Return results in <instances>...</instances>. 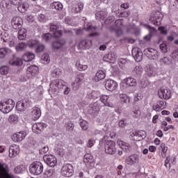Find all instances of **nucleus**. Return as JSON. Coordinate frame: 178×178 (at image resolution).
I'll return each instance as SVG.
<instances>
[{
    "label": "nucleus",
    "mask_w": 178,
    "mask_h": 178,
    "mask_svg": "<svg viewBox=\"0 0 178 178\" xmlns=\"http://www.w3.org/2000/svg\"><path fill=\"white\" fill-rule=\"evenodd\" d=\"M61 173L63 176H65V177H70V176H72L73 173H74L73 165L70 163L63 165L61 169Z\"/></svg>",
    "instance_id": "nucleus-9"
},
{
    "label": "nucleus",
    "mask_w": 178,
    "mask_h": 178,
    "mask_svg": "<svg viewBox=\"0 0 178 178\" xmlns=\"http://www.w3.org/2000/svg\"><path fill=\"white\" fill-rule=\"evenodd\" d=\"M106 76V74H105V72L103 70H98L94 76L93 81L98 83V81H101V80H104Z\"/></svg>",
    "instance_id": "nucleus-21"
},
{
    "label": "nucleus",
    "mask_w": 178,
    "mask_h": 178,
    "mask_svg": "<svg viewBox=\"0 0 178 178\" xmlns=\"http://www.w3.org/2000/svg\"><path fill=\"white\" fill-rule=\"evenodd\" d=\"M84 8V5L83 3H78L76 5H74L72 9V13H80L81 12V10Z\"/></svg>",
    "instance_id": "nucleus-28"
},
{
    "label": "nucleus",
    "mask_w": 178,
    "mask_h": 178,
    "mask_svg": "<svg viewBox=\"0 0 178 178\" xmlns=\"http://www.w3.org/2000/svg\"><path fill=\"white\" fill-rule=\"evenodd\" d=\"M94 144H95V140L92 138L90 139L87 143L88 148H91L92 147H94Z\"/></svg>",
    "instance_id": "nucleus-60"
},
{
    "label": "nucleus",
    "mask_w": 178,
    "mask_h": 178,
    "mask_svg": "<svg viewBox=\"0 0 178 178\" xmlns=\"http://www.w3.org/2000/svg\"><path fill=\"white\" fill-rule=\"evenodd\" d=\"M9 63L12 66H21V65H23V60H22L21 58L14 56L11 60H10Z\"/></svg>",
    "instance_id": "nucleus-26"
},
{
    "label": "nucleus",
    "mask_w": 178,
    "mask_h": 178,
    "mask_svg": "<svg viewBox=\"0 0 178 178\" xmlns=\"http://www.w3.org/2000/svg\"><path fill=\"white\" fill-rule=\"evenodd\" d=\"M52 37H54V35H51L49 33H47L42 35V41H44L45 42H49V41H51V40H52Z\"/></svg>",
    "instance_id": "nucleus-38"
},
{
    "label": "nucleus",
    "mask_w": 178,
    "mask_h": 178,
    "mask_svg": "<svg viewBox=\"0 0 178 178\" xmlns=\"http://www.w3.org/2000/svg\"><path fill=\"white\" fill-rule=\"evenodd\" d=\"M160 49L163 54H166V52H168V45L166 44V43L161 44Z\"/></svg>",
    "instance_id": "nucleus-56"
},
{
    "label": "nucleus",
    "mask_w": 178,
    "mask_h": 178,
    "mask_svg": "<svg viewBox=\"0 0 178 178\" xmlns=\"http://www.w3.org/2000/svg\"><path fill=\"white\" fill-rule=\"evenodd\" d=\"M55 173L54 169H49L46 171V175L48 177H51V176H53Z\"/></svg>",
    "instance_id": "nucleus-64"
},
{
    "label": "nucleus",
    "mask_w": 178,
    "mask_h": 178,
    "mask_svg": "<svg viewBox=\"0 0 178 178\" xmlns=\"http://www.w3.org/2000/svg\"><path fill=\"white\" fill-rule=\"evenodd\" d=\"M31 103L30 102V101H29L27 99H24V100L19 101L18 102H17L16 109H17V111H19V112H24V111H26V109L29 108V106H31Z\"/></svg>",
    "instance_id": "nucleus-8"
},
{
    "label": "nucleus",
    "mask_w": 178,
    "mask_h": 178,
    "mask_svg": "<svg viewBox=\"0 0 178 178\" xmlns=\"http://www.w3.org/2000/svg\"><path fill=\"white\" fill-rule=\"evenodd\" d=\"M29 172L32 175H41L44 172V165L40 161L33 163L29 167Z\"/></svg>",
    "instance_id": "nucleus-2"
},
{
    "label": "nucleus",
    "mask_w": 178,
    "mask_h": 178,
    "mask_svg": "<svg viewBox=\"0 0 178 178\" xmlns=\"http://www.w3.org/2000/svg\"><path fill=\"white\" fill-rule=\"evenodd\" d=\"M119 97L121 102H124V104H129V102H130V98H129L126 94H120Z\"/></svg>",
    "instance_id": "nucleus-43"
},
{
    "label": "nucleus",
    "mask_w": 178,
    "mask_h": 178,
    "mask_svg": "<svg viewBox=\"0 0 178 178\" xmlns=\"http://www.w3.org/2000/svg\"><path fill=\"white\" fill-rule=\"evenodd\" d=\"M131 140H134V141H140L141 138H140V136L138 135V131H132L131 132Z\"/></svg>",
    "instance_id": "nucleus-37"
},
{
    "label": "nucleus",
    "mask_w": 178,
    "mask_h": 178,
    "mask_svg": "<svg viewBox=\"0 0 178 178\" xmlns=\"http://www.w3.org/2000/svg\"><path fill=\"white\" fill-rule=\"evenodd\" d=\"M35 48V52H37V54H40V52H42V51L45 49V46L42 44H40L39 42Z\"/></svg>",
    "instance_id": "nucleus-48"
},
{
    "label": "nucleus",
    "mask_w": 178,
    "mask_h": 178,
    "mask_svg": "<svg viewBox=\"0 0 178 178\" xmlns=\"http://www.w3.org/2000/svg\"><path fill=\"white\" fill-rule=\"evenodd\" d=\"M27 72L34 76V74L38 73V67L35 65H31L27 68Z\"/></svg>",
    "instance_id": "nucleus-36"
},
{
    "label": "nucleus",
    "mask_w": 178,
    "mask_h": 178,
    "mask_svg": "<svg viewBox=\"0 0 178 178\" xmlns=\"http://www.w3.org/2000/svg\"><path fill=\"white\" fill-rule=\"evenodd\" d=\"M19 145H13L9 148V156L10 158H15L19 152Z\"/></svg>",
    "instance_id": "nucleus-19"
},
{
    "label": "nucleus",
    "mask_w": 178,
    "mask_h": 178,
    "mask_svg": "<svg viewBox=\"0 0 178 178\" xmlns=\"http://www.w3.org/2000/svg\"><path fill=\"white\" fill-rule=\"evenodd\" d=\"M9 52H10V49H9L8 48L0 49V58H5L8 55V54H9Z\"/></svg>",
    "instance_id": "nucleus-41"
},
{
    "label": "nucleus",
    "mask_w": 178,
    "mask_h": 178,
    "mask_svg": "<svg viewBox=\"0 0 178 178\" xmlns=\"http://www.w3.org/2000/svg\"><path fill=\"white\" fill-rule=\"evenodd\" d=\"M26 132L19 131L13 135L12 140L15 143H19V141H23V140L26 138Z\"/></svg>",
    "instance_id": "nucleus-14"
},
{
    "label": "nucleus",
    "mask_w": 178,
    "mask_h": 178,
    "mask_svg": "<svg viewBox=\"0 0 178 178\" xmlns=\"http://www.w3.org/2000/svg\"><path fill=\"white\" fill-rule=\"evenodd\" d=\"M108 16V12L104 9L96 13L95 17L97 20H104Z\"/></svg>",
    "instance_id": "nucleus-24"
},
{
    "label": "nucleus",
    "mask_w": 178,
    "mask_h": 178,
    "mask_svg": "<svg viewBox=\"0 0 178 178\" xmlns=\"http://www.w3.org/2000/svg\"><path fill=\"white\" fill-rule=\"evenodd\" d=\"M83 80V78L80 77V75H78L75 79V82L72 83L73 87H77L80 81Z\"/></svg>",
    "instance_id": "nucleus-55"
},
{
    "label": "nucleus",
    "mask_w": 178,
    "mask_h": 178,
    "mask_svg": "<svg viewBox=\"0 0 178 178\" xmlns=\"http://www.w3.org/2000/svg\"><path fill=\"white\" fill-rule=\"evenodd\" d=\"M158 95L161 99H170L172 92L169 89L161 88L158 92Z\"/></svg>",
    "instance_id": "nucleus-10"
},
{
    "label": "nucleus",
    "mask_w": 178,
    "mask_h": 178,
    "mask_svg": "<svg viewBox=\"0 0 178 178\" xmlns=\"http://www.w3.org/2000/svg\"><path fill=\"white\" fill-rule=\"evenodd\" d=\"M105 152L110 155H115L118 152L116 143L113 140H107L105 144Z\"/></svg>",
    "instance_id": "nucleus-3"
},
{
    "label": "nucleus",
    "mask_w": 178,
    "mask_h": 178,
    "mask_svg": "<svg viewBox=\"0 0 178 178\" xmlns=\"http://www.w3.org/2000/svg\"><path fill=\"white\" fill-rule=\"evenodd\" d=\"M92 42L90 40H81L79 44L80 49H87L91 47Z\"/></svg>",
    "instance_id": "nucleus-22"
},
{
    "label": "nucleus",
    "mask_w": 178,
    "mask_h": 178,
    "mask_svg": "<svg viewBox=\"0 0 178 178\" xmlns=\"http://www.w3.org/2000/svg\"><path fill=\"white\" fill-rule=\"evenodd\" d=\"M145 71L147 76L151 77L152 76H154V74L155 73V67L152 65H148L145 67Z\"/></svg>",
    "instance_id": "nucleus-25"
},
{
    "label": "nucleus",
    "mask_w": 178,
    "mask_h": 178,
    "mask_svg": "<svg viewBox=\"0 0 178 178\" xmlns=\"http://www.w3.org/2000/svg\"><path fill=\"white\" fill-rule=\"evenodd\" d=\"M26 48H27V44H26L24 42L18 43L15 47V49L18 52H20V51H24Z\"/></svg>",
    "instance_id": "nucleus-40"
},
{
    "label": "nucleus",
    "mask_w": 178,
    "mask_h": 178,
    "mask_svg": "<svg viewBox=\"0 0 178 178\" xmlns=\"http://www.w3.org/2000/svg\"><path fill=\"white\" fill-rule=\"evenodd\" d=\"M160 148L162 150V152L164 154V156H165V154L168 152V147L165 145V143H161L160 145Z\"/></svg>",
    "instance_id": "nucleus-62"
},
{
    "label": "nucleus",
    "mask_w": 178,
    "mask_h": 178,
    "mask_svg": "<svg viewBox=\"0 0 178 178\" xmlns=\"http://www.w3.org/2000/svg\"><path fill=\"white\" fill-rule=\"evenodd\" d=\"M139 162H140V156H138V155L137 154L131 155L128 158H127V159L125 160V163H127V165H137V163H138Z\"/></svg>",
    "instance_id": "nucleus-12"
},
{
    "label": "nucleus",
    "mask_w": 178,
    "mask_h": 178,
    "mask_svg": "<svg viewBox=\"0 0 178 178\" xmlns=\"http://www.w3.org/2000/svg\"><path fill=\"white\" fill-rule=\"evenodd\" d=\"M50 6L51 9H56V10H59V12L63 9V5L59 1L52 3Z\"/></svg>",
    "instance_id": "nucleus-31"
},
{
    "label": "nucleus",
    "mask_w": 178,
    "mask_h": 178,
    "mask_svg": "<svg viewBox=\"0 0 178 178\" xmlns=\"http://www.w3.org/2000/svg\"><path fill=\"white\" fill-rule=\"evenodd\" d=\"M134 72H135L136 74H141V73H143V68L140 67V66H136L134 67Z\"/></svg>",
    "instance_id": "nucleus-61"
},
{
    "label": "nucleus",
    "mask_w": 178,
    "mask_h": 178,
    "mask_svg": "<svg viewBox=\"0 0 178 178\" xmlns=\"http://www.w3.org/2000/svg\"><path fill=\"white\" fill-rule=\"evenodd\" d=\"M8 173V169L3 164L0 163V178H3V175Z\"/></svg>",
    "instance_id": "nucleus-44"
},
{
    "label": "nucleus",
    "mask_w": 178,
    "mask_h": 178,
    "mask_svg": "<svg viewBox=\"0 0 178 178\" xmlns=\"http://www.w3.org/2000/svg\"><path fill=\"white\" fill-rule=\"evenodd\" d=\"M108 99H109V96L108 95H102L100 96V101L105 105V106L111 107L112 105L108 102Z\"/></svg>",
    "instance_id": "nucleus-33"
},
{
    "label": "nucleus",
    "mask_w": 178,
    "mask_h": 178,
    "mask_svg": "<svg viewBox=\"0 0 178 178\" xmlns=\"http://www.w3.org/2000/svg\"><path fill=\"white\" fill-rule=\"evenodd\" d=\"M92 155H91L90 154H87L84 155V159H83V162H85V163H91V162H92Z\"/></svg>",
    "instance_id": "nucleus-47"
},
{
    "label": "nucleus",
    "mask_w": 178,
    "mask_h": 178,
    "mask_svg": "<svg viewBox=\"0 0 178 178\" xmlns=\"http://www.w3.org/2000/svg\"><path fill=\"white\" fill-rule=\"evenodd\" d=\"M83 29L86 31H89V33H92V32L95 31L97 27L92 26V25H91V24H90V23H87L86 24L84 25Z\"/></svg>",
    "instance_id": "nucleus-39"
},
{
    "label": "nucleus",
    "mask_w": 178,
    "mask_h": 178,
    "mask_svg": "<svg viewBox=\"0 0 178 178\" xmlns=\"http://www.w3.org/2000/svg\"><path fill=\"white\" fill-rule=\"evenodd\" d=\"M43 159L48 166L50 168H55L58 164V159L53 154H45Z\"/></svg>",
    "instance_id": "nucleus-5"
},
{
    "label": "nucleus",
    "mask_w": 178,
    "mask_h": 178,
    "mask_svg": "<svg viewBox=\"0 0 178 178\" xmlns=\"http://www.w3.org/2000/svg\"><path fill=\"white\" fill-rule=\"evenodd\" d=\"M66 41L64 39H59L52 43L53 49H60L65 44Z\"/></svg>",
    "instance_id": "nucleus-20"
},
{
    "label": "nucleus",
    "mask_w": 178,
    "mask_h": 178,
    "mask_svg": "<svg viewBox=\"0 0 178 178\" xmlns=\"http://www.w3.org/2000/svg\"><path fill=\"white\" fill-rule=\"evenodd\" d=\"M162 19H163V15H162L161 12L157 11L151 15L149 21L151 23H153L154 26H161Z\"/></svg>",
    "instance_id": "nucleus-7"
},
{
    "label": "nucleus",
    "mask_w": 178,
    "mask_h": 178,
    "mask_svg": "<svg viewBox=\"0 0 178 178\" xmlns=\"http://www.w3.org/2000/svg\"><path fill=\"white\" fill-rule=\"evenodd\" d=\"M11 24L15 30L17 29H20L22 27V24H23V19L19 17H14L12 19Z\"/></svg>",
    "instance_id": "nucleus-15"
},
{
    "label": "nucleus",
    "mask_w": 178,
    "mask_h": 178,
    "mask_svg": "<svg viewBox=\"0 0 178 178\" xmlns=\"http://www.w3.org/2000/svg\"><path fill=\"white\" fill-rule=\"evenodd\" d=\"M15 101L12 99H5L0 102V111L3 113H9L15 108Z\"/></svg>",
    "instance_id": "nucleus-1"
},
{
    "label": "nucleus",
    "mask_w": 178,
    "mask_h": 178,
    "mask_svg": "<svg viewBox=\"0 0 178 178\" xmlns=\"http://www.w3.org/2000/svg\"><path fill=\"white\" fill-rule=\"evenodd\" d=\"M147 86H148V81L142 79L140 83V87L142 88H146Z\"/></svg>",
    "instance_id": "nucleus-63"
},
{
    "label": "nucleus",
    "mask_w": 178,
    "mask_h": 178,
    "mask_svg": "<svg viewBox=\"0 0 178 178\" xmlns=\"http://www.w3.org/2000/svg\"><path fill=\"white\" fill-rule=\"evenodd\" d=\"M117 144L120 148H122V149L125 152H130L131 150V147H130V145L123 140H118Z\"/></svg>",
    "instance_id": "nucleus-17"
},
{
    "label": "nucleus",
    "mask_w": 178,
    "mask_h": 178,
    "mask_svg": "<svg viewBox=\"0 0 178 178\" xmlns=\"http://www.w3.org/2000/svg\"><path fill=\"white\" fill-rule=\"evenodd\" d=\"M18 6V11L21 13H24L30 6L27 2H24L23 3H21Z\"/></svg>",
    "instance_id": "nucleus-30"
},
{
    "label": "nucleus",
    "mask_w": 178,
    "mask_h": 178,
    "mask_svg": "<svg viewBox=\"0 0 178 178\" xmlns=\"http://www.w3.org/2000/svg\"><path fill=\"white\" fill-rule=\"evenodd\" d=\"M42 59L44 62V63H49V54H45L42 56Z\"/></svg>",
    "instance_id": "nucleus-57"
},
{
    "label": "nucleus",
    "mask_w": 178,
    "mask_h": 178,
    "mask_svg": "<svg viewBox=\"0 0 178 178\" xmlns=\"http://www.w3.org/2000/svg\"><path fill=\"white\" fill-rule=\"evenodd\" d=\"M76 66L78 70H80V71L87 70V69H88V66L87 65H81L79 62H76Z\"/></svg>",
    "instance_id": "nucleus-49"
},
{
    "label": "nucleus",
    "mask_w": 178,
    "mask_h": 178,
    "mask_svg": "<svg viewBox=\"0 0 178 178\" xmlns=\"http://www.w3.org/2000/svg\"><path fill=\"white\" fill-rule=\"evenodd\" d=\"M116 58H118V56L115 53L113 52L105 56L104 57V60H106V62H115V60H116Z\"/></svg>",
    "instance_id": "nucleus-27"
},
{
    "label": "nucleus",
    "mask_w": 178,
    "mask_h": 178,
    "mask_svg": "<svg viewBox=\"0 0 178 178\" xmlns=\"http://www.w3.org/2000/svg\"><path fill=\"white\" fill-rule=\"evenodd\" d=\"M161 63H163V65H170L172 61L169 57H164L160 60Z\"/></svg>",
    "instance_id": "nucleus-51"
},
{
    "label": "nucleus",
    "mask_w": 178,
    "mask_h": 178,
    "mask_svg": "<svg viewBox=\"0 0 178 178\" xmlns=\"http://www.w3.org/2000/svg\"><path fill=\"white\" fill-rule=\"evenodd\" d=\"M50 31L53 33V37L58 38L62 35V31L59 30V28L54 24H51L50 25Z\"/></svg>",
    "instance_id": "nucleus-18"
},
{
    "label": "nucleus",
    "mask_w": 178,
    "mask_h": 178,
    "mask_svg": "<svg viewBox=\"0 0 178 178\" xmlns=\"http://www.w3.org/2000/svg\"><path fill=\"white\" fill-rule=\"evenodd\" d=\"M131 114L134 118H139L140 115H141V112L140 110H138V108H137V107H135L134 108Z\"/></svg>",
    "instance_id": "nucleus-50"
},
{
    "label": "nucleus",
    "mask_w": 178,
    "mask_h": 178,
    "mask_svg": "<svg viewBox=\"0 0 178 178\" xmlns=\"http://www.w3.org/2000/svg\"><path fill=\"white\" fill-rule=\"evenodd\" d=\"M23 60L25 62H31L35 58V55H34L33 53L31 52H27L23 56Z\"/></svg>",
    "instance_id": "nucleus-29"
},
{
    "label": "nucleus",
    "mask_w": 178,
    "mask_h": 178,
    "mask_svg": "<svg viewBox=\"0 0 178 178\" xmlns=\"http://www.w3.org/2000/svg\"><path fill=\"white\" fill-rule=\"evenodd\" d=\"M38 40L35 39H29L27 41L26 45L29 47V48H35L37 45H38Z\"/></svg>",
    "instance_id": "nucleus-34"
},
{
    "label": "nucleus",
    "mask_w": 178,
    "mask_h": 178,
    "mask_svg": "<svg viewBox=\"0 0 178 178\" xmlns=\"http://www.w3.org/2000/svg\"><path fill=\"white\" fill-rule=\"evenodd\" d=\"M48 151H49V147H48V146H43L39 150V152H40V154H47V152H48Z\"/></svg>",
    "instance_id": "nucleus-58"
},
{
    "label": "nucleus",
    "mask_w": 178,
    "mask_h": 178,
    "mask_svg": "<svg viewBox=\"0 0 178 178\" xmlns=\"http://www.w3.org/2000/svg\"><path fill=\"white\" fill-rule=\"evenodd\" d=\"M105 88L108 91H115L118 88V83L112 79H108L106 81Z\"/></svg>",
    "instance_id": "nucleus-13"
},
{
    "label": "nucleus",
    "mask_w": 178,
    "mask_h": 178,
    "mask_svg": "<svg viewBox=\"0 0 178 178\" xmlns=\"http://www.w3.org/2000/svg\"><path fill=\"white\" fill-rule=\"evenodd\" d=\"M24 170H26V168H24V166L23 165H19L14 169V172L17 175H20V173H23Z\"/></svg>",
    "instance_id": "nucleus-46"
},
{
    "label": "nucleus",
    "mask_w": 178,
    "mask_h": 178,
    "mask_svg": "<svg viewBox=\"0 0 178 178\" xmlns=\"http://www.w3.org/2000/svg\"><path fill=\"white\" fill-rule=\"evenodd\" d=\"M125 82L127 86H130L131 87H134V86H137V81L136 79L129 77L125 79Z\"/></svg>",
    "instance_id": "nucleus-35"
},
{
    "label": "nucleus",
    "mask_w": 178,
    "mask_h": 178,
    "mask_svg": "<svg viewBox=\"0 0 178 178\" xmlns=\"http://www.w3.org/2000/svg\"><path fill=\"white\" fill-rule=\"evenodd\" d=\"M66 82L62 79H56L54 83L50 84V88L53 92H58V90H60L65 87Z\"/></svg>",
    "instance_id": "nucleus-6"
},
{
    "label": "nucleus",
    "mask_w": 178,
    "mask_h": 178,
    "mask_svg": "<svg viewBox=\"0 0 178 178\" xmlns=\"http://www.w3.org/2000/svg\"><path fill=\"white\" fill-rule=\"evenodd\" d=\"M172 160V162H175L176 161V157L168 156L166 158L165 161V166L167 169H170V161Z\"/></svg>",
    "instance_id": "nucleus-42"
},
{
    "label": "nucleus",
    "mask_w": 178,
    "mask_h": 178,
    "mask_svg": "<svg viewBox=\"0 0 178 178\" xmlns=\"http://www.w3.org/2000/svg\"><path fill=\"white\" fill-rule=\"evenodd\" d=\"M1 74L6 75L9 73V67L6 66H3L0 68Z\"/></svg>",
    "instance_id": "nucleus-52"
},
{
    "label": "nucleus",
    "mask_w": 178,
    "mask_h": 178,
    "mask_svg": "<svg viewBox=\"0 0 178 178\" xmlns=\"http://www.w3.org/2000/svg\"><path fill=\"white\" fill-rule=\"evenodd\" d=\"M132 56L136 62L143 60V52L140 49L134 48L132 49Z\"/></svg>",
    "instance_id": "nucleus-16"
},
{
    "label": "nucleus",
    "mask_w": 178,
    "mask_h": 178,
    "mask_svg": "<svg viewBox=\"0 0 178 178\" xmlns=\"http://www.w3.org/2000/svg\"><path fill=\"white\" fill-rule=\"evenodd\" d=\"M18 40H26V38L27 37V30L24 29H22L18 31Z\"/></svg>",
    "instance_id": "nucleus-32"
},
{
    "label": "nucleus",
    "mask_w": 178,
    "mask_h": 178,
    "mask_svg": "<svg viewBox=\"0 0 178 178\" xmlns=\"http://www.w3.org/2000/svg\"><path fill=\"white\" fill-rule=\"evenodd\" d=\"M144 54L152 60H158L159 52L156 49L147 48L144 50Z\"/></svg>",
    "instance_id": "nucleus-4"
},
{
    "label": "nucleus",
    "mask_w": 178,
    "mask_h": 178,
    "mask_svg": "<svg viewBox=\"0 0 178 178\" xmlns=\"http://www.w3.org/2000/svg\"><path fill=\"white\" fill-rule=\"evenodd\" d=\"M47 127V124L42 122H38L35 123L32 126V130L33 133H35V134H40V133H42L44 131V129Z\"/></svg>",
    "instance_id": "nucleus-11"
},
{
    "label": "nucleus",
    "mask_w": 178,
    "mask_h": 178,
    "mask_svg": "<svg viewBox=\"0 0 178 178\" xmlns=\"http://www.w3.org/2000/svg\"><path fill=\"white\" fill-rule=\"evenodd\" d=\"M0 8L3 10H5V9L8 8V3H6V1L5 0L1 1V2L0 3Z\"/></svg>",
    "instance_id": "nucleus-59"
},
{
    "label": "nucleus",
    "mask_w": 178,
    "mask_h": 178,
    "mask_svg": "<svg viewBox=\"0 0 178 178\" xmlns=\"http://www.w3.org/2000/svg\"><path fill=\"white\" fill-rule=\"evenodd\" d=\"M80 126L83 130H87L88 129V122L87 121L83 120L80 122Z\"/></svg>",
    "instance_id": "nucleus-53"
},
{
    "label": "nucleus",
    "mask_w": 178,
    "mask_h": 178,
    "mask_svg": "<svg viewBox=\"0 0 178 178\" xmlns=\"http://www.w3.org/2000/svg\"><path fill=\"white\" fill-rule=\"evenodd\" d=\"M9 123H17L19 122V117L17 115H11L8 117Z\"/></svg>",
    "instance_id": "nucleus-45"
},
{
    "label": "nucleus",
    "mask_w": 178,
    "mask_h": 178,
    "mask_svg": "<svg viewBox=\"0 0 178 178\" xmlns=\"http://www.w3.org/2000/svg\"><path fill=\"white\" fill-rule=\"evenodd\" d=\"M31 115L33 120H37L38 119H40V117L41 116V110L37 107H33L31 112Z\"/></svg>",
    "instance_id": "nucleus-23"
},
{
    "label": "nucleus",
    "mask_w": 178,
    "mask_h": 178,
    "mask_svg": "<svg viewBox=\"0 0 178 178\" xmlns=\"http://www.w3.org/2000/svg\"><path fill=\"white\" fill-rule=\"evenodd\" d=\"M51 74L53 77H56V76H60V74H62V72L60 71V69L56 68L52 71Z\"/></svg>",
    "instance_id": "nucleus-54"
}]
</instances>
